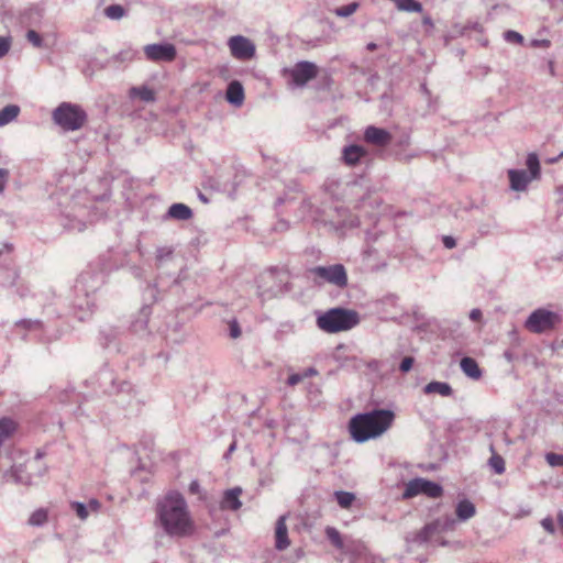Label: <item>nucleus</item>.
Masks as SVG:
<instances>
[{
	"instance_id": "f257e3e1",
	"label": "nucleus",
	"mask_w": 563,
	"mask_h": 563,
	"mask_svg": "<svg viewBox=\"0 0 563 563\" xmlns=\"http://www.w3.org/2000/svg\"><path fill=\"white\" fill-rule=\"evenodd\" d=\"M155 525L172 538H184L192 533L194 520L187 501L179 492L169 490L157 499Z\"/></svg>"
},
{
	"instance_id": "f03ea898",
	"label": "nucleus",
	"mask_w": 563,
	"mask_h": 563,
	"mask_svg": "<svg viewBox=\"0 0 563 563\" xmlns=\"http://www.w3.org/2000/svg\"><path fill=\"white\" fill-rule=\"evenodd\" d=\"M394 419L395 413L389 409L357 413L349 422L351 438L357 443L378 438L390 428Z\"/></svg>"
},
{
	"instance_id": "7ed1b4c3",
	"label": "nucleus",
	"mask_w": 563,
	"mask_h": 563,
	"mask_svg": "<svg viewBox=\"0 0 563 563\" xmlns=\"http://www.w3.org/2000/svg\"><path fill=\"white\" fill-rule=\"evenodd\" d=\"M358 322L360 318L357 312L344 308H332L317 318V325L328 333L351 330L357 325Z\"/></svg>"
},
{
	"instance_id": "20e7f679",
	"label": "nucleus",
	"mask_w": 563,
	"mask_h": 563,
	"mask_svg": "<svg viewBox=\"0 0 563 563\" xmlns=\"http://www.w3.org/2000/svg\"><path fill=\"white\" fill-rule=\"evenodd\" d=\"M87 113L81 106L62 102L52 112L53 122L66 132L81 129L87 121Z\"/></svg>"
},
{
	"instance_id": "39448f33",
	"label": "nucleus",
	"mask_w": 563,
	"mask_h": 563,
	"mask_svg": "<svg viewBox=\"0 0 563 563\" xmlns=\"http://www.w3.org/2000/svg\"><path fill=\"white\" fill-rule=\"evenodd\" d=\"M90 278L91 274L89 272L82 273L75 285L77 298L74 301V309L80 321H84L92 312V308L95 307L93 298L86 290V285Z\"/></svg>"
},
{
	"instance_id": "423d86ee",
	"label": "nucleus",
	"mask_w": 563,
	"mask_h": 563,
	"mask_svg": "<svg viewBox=\"0 0 563 563\" xmlns=\"http://www.w3.org/2000/svg\"><path fill=\"white\" fill-rule=\"evenodd\" d=\"M454 520L445 518L444 520H435L426 525L420 532L413 538V542L419 544L439 542L440 536L443 531L453 529Z\"/></svg>"
},
{
	"instance_id": "0eeeda50",
	"label": "nucleus",
	"mask_w": 563,
	"mask_h": 563,
	"mask_svg": "<svg viewBox=\"0 0 563 563\" xmlns=\"http://www.w3.org/2000/svg\"><path fill=\"white\" fill-rule=\"evenodd\" d=\"M442 487L438 483L428 481L426 478H413L406 484L404 490V498H412L417 495H426L431 498H438L442 495Z\"/></svg>"
},
{
	"instance_id": "6e6552de",
	"label": "nucleus",
	"mask_w": 563,
	"mask_h": 563,
	"mask_svg": "<svg viewBox=\"0 0 563 563\" xmlns=\"http://www.w3.org/2000/svg\"><path fill=\"white\" fill-rule=\"evenodd\" d=\"M556 320V313L545 309H537L530 313L525 322V327L533 333H543L552 329Z\"/></svg>"
},
{
	"instance_id": "1a4fd4ad",
	"label": "nucleus",
	"mask_w": 563,
	"mask_h": 563,
	"mask_svg": "<svg viewBox=\"0 0 563 563\" xmlns=\"http://www.w3.org/2000/svg\"><path fill=\"white\" fill-rule=\"evenodd\" d=\"M316 277L321 278L336 287H344L347 284V275L342 264H333L330 266H316L310 269Z\"/></svg>"
},
{
	"instance_id": "9d476101",
	"label": "nucleus",
	"mask_w": 563,
	"mask_h": 563,
	"mask_svg": "<svg viewBox=\"0 0 563 563\" xmlns=\"http://www.w3.org/2000/svg\"><path fill=\"white\" fill-rule=\"evenodd\" d=\"M289 81L295 87H303L318 75V67L314 63L302 60L287 70Z\"/></svg>"
},
{
	"instance_id": "9b49d317",
	"label": "nucleus",
	"mask_w": 563,
	"mask_h": 563,
	"mask_svg": "<svg viewBox=\"0 0 563 563\" xmlns=\"http://www.w3.org/2000/svg\"><path fill=\"white\" fill-rule=\"evenodd\" d=\"M228 46L232 56L236 59L247 60L255 56L256 47L254 43L243 35L231 36Z\"/></svg>"
},
{
	"instance_id": "f8f14e48",
	"label": "nucleus",
	"mask_w": 563,
	"mask_h": 563,
	"mask_svg": "<svg viewBox=\"0 0 563 563\" xmlns=\"http://www.w3.org/2000/svg\"><path fill=\"white\" fill-rule=\"evenodd\" d=\"M146 58L150 60L172 62L176 57V48L173 44H148L144 47Z\"/></svg>"
},
{
	"instance_id": "ddd939ff",
	"label": "nucleus",
	"mask_w": 563,
	"mask_h": 563,
	"mask_svg": "<svg viewBox=\"0 0 563 563\" xmlns=\"http://www.w3.org/2000/svg\"><path fill=\"white\" fill-rule=\"evenodd\" d=\"M364 140L372 145L386 146L391 142V134L383 128L369 125L364 131Z\"/></svg>"
},
{
	"instance_id": "4468645a",
	"label": "nucleus",
	"mask_w": 563,
	"mask_h": 563,
	"mask_svg": "<svg viewBox=\"0 0 563 563\" xmlns=\"http://www.w3.org/2000/svg\"><path fill=\"white\" fill-rule=\"evenodd\" d=\"M508 177L510 181V188L515 191L526 190L529 183L533 179L523 169H509Z\"/></svg>"
},
{
	"instance_id": "2eb2a0df",
	"label": "nucleus",
	"mask_w": 563,
	"mask_h": 563,
	"mask_svg": "<svg viewBox=\"0 0 563 563\" xmlns=\"http://www.w3.org/2000/svg\"><path fill=\"white\" fill-rule=\"evenodd\" d=\"M242 488L234 487L223 493V497L220 504L221 509L236 511L241 508L242 503L240 496Z\"/></svg>"
},
{
	"instance_id": "dca6fc26",
	"label": "nucleus",
	"mask_w": 563,
	"mask_h": 563,
	"mask_svg": "<svg viewBox=\"0 0 563 563\" xmlns=\"http://www.w3.org/2000/svg\"><path fill=\"white\" fill-rule=\"evenodd\" d=\"M288 530L286 526V516H280L277 519L275 528V547L277 550L283 551L289 547Z\"/></svg>"
},
{
	"instance_id": "f3484780",
	"label": "nucleus",
	"mask_w": 563,
	"mask_h": 563,
	"mask_svg": "<svg viewBox=\"0 0 563 563\" xmlns=\"http://www.w3.org/2000/svg\"><path fill=\"white\" fill-rule=\"evenodd\" d=\"M225 99L234 107H241L244 102V88L238 80H232L227 88Z\"/></svg>"
},
{
	"instance_id": "a211bd4d",
	"label": "nucleus",
	"mask_w": 563,
	"mask_h": 563,
	"mask_svg": "<svg viewBox=\"0 0 563 563\" xmlns=\"http://www.w3.org/2000/svg\"><path fill=\"white\" fill-rule=\"evenodd\" d=\"M151 316V307L145 305L143 306L137 317L131 322V331L137 335H143L146 333L148 320Z\"/></svg>"
},
{
	"instance_id": "6ab92c4d",
	"label": "nucleus",
	"mask_w": 563,
	"mask_h": 563,
	"mask_svg": "<svg viewBox=\"0 0 563 563\" xmlns=\"http://www.w3.org/2000/svg\"><path fill=\"white\" fill-rule=\"evenodd\" d=\"M366 151L364 147L360 145H349L345 146L342 151V158L345 164L350 166L356 165L363 156H365Z\"/></svg>"
},
{
	"instance_id": "aec40b11",
	"label": "nucleus",
	"mask_w": 563,
	"mask_h": 563,
	"mask_svg": "<svg viewBox=\"0 0 563 563\" xmlns=\"http://www.w3.org/2000/svg\"><path fill=\"white\" fill-rule=\"evenodd\" d=\"M166 218L187 221L192 218V210L185 203H173L167 210Z\"/></svg>"
},
{
	"instance_id": "412c9836",
	"label": "nucleus",
	"mask_w": 563,
	"mask_h": 563,
	"mask_svg": "<svg viewBox=\"0 0 563 563\" xmlns=\"http://www.w3.org/2000/svg\"><path fill=\"white\" fill-rule=\"evenodd\" d=\"M423 393L427 395L439 394L443 397L453 395V389L449 383L432 380L423 387Z\"/></svg>"
},
{
	"instance_id": "4be33fe9",
	"label": "nucleus",
	"mask_w": 563,
	"mask_h": 563,
	"mask_svg": "<svg viewBox=\"0 0 563 563\" xmlns=\"http://www.w3.org/2000/svg\"><path fill=\"white\" fill-rule=\"evenodd\" d=\"M461 369L463 373L472 379H478L482 376V371L477 362L468 356H465L460 362Z\"/></svg>"
},
{
	"instance_id": "5701e85b",
	"label": "nucleus",
	"mask_w": 563,
	"mask_h": 563,
	"mask_svg": "<svg viewBox=\"0 0 563 563\" xmlns=\"http://www.w3.org/2000/svg\"><path fill=\"white\" fill-rule=\"evenodd\" d=\"M16 430V423L8 417L0 419V446L12 437Z\"/></svg>"
},
{
	"instance_id": "b1692460",
	"label": "nucleus",
	"mask_w": 563,
	"mask_h": 563,
	"mask_svg": "<svg viewBox=\"0 0 563 563\" xmlns=\"http://www.w3.org/2000/svg\"><path fill=\"white\" fill-rule=\"evenodd\" d=\"M455 511H456L457 518L461 521H466L475 515L476 509H475V506L473 503H471L467 499H463V500L459 501V504L456 505Z\"/></svg>"
},
{
	"instance_id": "393cba45",
	"label": "nucleus",
	"mask_w": 563,
	"mask_h": 563,
	"mask_svg": "<svg viewBox=\"0 0 563 563\" xmlns=\"http://www.w3.org/2000/svg\"><path fill=\"white\" fill-rule=\"evenodd\" d=\"M20 113V108L16 104H9L0 110V126L7 125Z\"/></svg>"
},
{
	"instance_id": "a878e982",
	"label": "nucleus",
	"mask_w": 563,
	"mask_h": 563,
	"mask_svg": "<svg viewBox=\"0 0 563 563\" xmlns=\"http://www.w3.org/2000/svg\"><path fill=\"white\" fill-rule=\"evenodd\" d=\"M399 11L417 12L422 11V4L417 0H390Z\"/></svg>"
},
{
	"instance_id": "bb28decb",
	"label": "nucleus",
	"mask_w": 563,
	"mask_h": 563,
	"mask_svg": "<svg viewBox=\"0 0 563 563\" xmlns=\"http://www.w3.org/2000/svg\"><path fill=\"white\" fill-rule=\"evenodd\" d=\"M131 97H137L144 102H153L155 100L154 91L145 86L133 87L131 89Z\"/></svg>"
},
{
	"instance_id": "cd10ccee",
	"label": "nucleus",
	"mask_w": 563,
	"mask_h": 563,
	"mask_svg": "<svg viewBox=\"0 0 563 563\" xmlns=\"http://www.w3.org/2000/svg\"><path fill=\"white\" fill-rule=\"evenodd\" d=\"M334 498L341 508L347 509L355 500V495L350 492L339 490L334 493Z\"/></svg>"
},
{
	"instance_id": "c85d7f7f",
	"label": "nucleus",
	"mask_w": 563,
	"mask_h": 563,
	"mask_svg": "<svg viewBox=\"0 0 563 563\" xmlns=\"http://www.w3.org/2000/svg\"><path fill=\"white\" fill-rule=\"evenodd\" d=\"M11 476L15 483L31 485V477L25 474V471L22 465H14L11 468Z\"/></svg>"
},
{
	"instance_id": "c756f323",
	"label": "nucleus",
	"mask_w": 563,
	"mask_h": 563,
	"mask_svg": "<svg viewBox=\"0 0 563 563\" xmlns=\"http://www.w3.org/2000/svg\"><path fill=\"white\" fill-rule=\"evenodd\" d=\"M526 164L529 169L530 176L533 179H537L540 176V162L538 155L534 153H530L527 156Z\"/></svg>"
},
{
	"instance_id": "7c9ffc66",
	"label": "nucleus",
	"mask_w": 563,
	"mask_h": 563,
	"mask_svg": "<svg viewBox=\"0 0 563 563\" xmlns=\"http://www.w3.org/2000/svg\"><path fill=\"white\" fill-rule=\"evenodd\" d=\"M490 451L493 452V455L488 460V465L496 474H503L505 472L504 459L494 452L493 445H490Z\"/></svg>"
},
{
	"instance_id": "2f4dec72",
	"label": "nucleus",
	"mask_w": 563,
	"mask_h": 563,
	"mask_svg": "<svg viewBox=\"0 0 563 563\" xmlns=\"http://www.w3.org/2000/svg\"><path fill=\"white\" fill-rule=\"evenodd\" d=\"M137 52L131 47L123 48L117 55L113 56V59L118 63H130L134 60Z\"/></svg>"
},
{
	"instance_id": "473e14b6",
	"label": "nucleus",
	"mask_w": 563,
	"mask_h": 563,
	"mask_svg": "<svg viewBox=\"0 0 563 563\" xmlns=\"http://www.w3.org/2000/svg\"><path fill=\"white\" fill-rule=\"evenodd\" d=\"M325 536L328 540L336 548L343 549V540L341 533L333 527H328L325 529Z\"/></svg>"
},
{
	"instance_id": "72a5a7b5",
	"label": "nucleus",
	"mask_w": 563,
	"mask_h": 563,
	"mask_svg": "<svg viewBox=\"0 0 563 563\" xmlns=\"http://www.w3.org/2000/svg\"><path fill=\"white\" fill-rule=\"evenodd\" d=\"M125 11L120 4H111L104 9V14L111 20H119L124 15Z\"/></svg>"
},
{
	"instance_id": "f704fd0d",
	"label": "nucleus",
	"mask_w": 563,
	"mask_h": 563,
	"mask_svg": "<svg viewBox=\"0 0 563 563\" xmlns=\"http://www.w3.org/2000/svg\"><path fill=\"white\" fill-rule=\"evenodd\" d=\"M119 332L112 328L104 329L101 331V335L103 339L102 344L104 347L110 349L111 345L117 341Z\"/></svg>"
},
{
	"instance_id": "c9c22d12",
	"label": "nucleus",
	"mask_w": 563,
	"mask_h": 563,
	"mask_svg": "<svg viewBox=\"0 0 563 563\" xmlns=\"http://www.w3.org/2000/svg\"><path fill=\"white\" fill-rule=\"evenodd\" d=\"M47 520V512L44 510V509H37L35 510L30 519H29V523L31 526H35V527H40L42 525H44Z\"/></svg>"
},
{
	"instance_id": "e433bc0d",
	"label": "nucleus",
	"mask_w": 563,
	"mask_h": 563,
	"mask_svg": "<svg viewBox=\"0 0 563 563\" xmlns=\"http://www.w3.org/2000/svg\"><path fill=\"white\" fill-rule=\"evenodd\" d=\"M358 8L357 2H351L346 5L339 7L334 10V13L340 18H347L352 15Z\"/></svg>"
},
{
	"instance_id": "4c0bfd02",
	"label": "nucleus",
	"mask_w": 563,
	"mask_h": 563,
	"mask_svg": "<svg viewBox=\"0 0 563 563\" xmlns=\"http://www.w3.org/2000/svg\"><path fill=\"white\" fill-rule=\"evenodd\" d=\"M70 506H71V509L78 516V518H80L81 520H85V519L88 518L89 509H88V506L86 504L80 503V501H74V503H71Z\"/></svg>"
},
{
	"instance_id": "58836bf2",
	"label": "nucleus",
	"mask_w": 563,
	"mask_h": 563,
	"mask_svg": "<svg viewBox=\"0 0 563 563\" xmlns=\"http://www.w3.org/2000/svg\"><path fill=\"white\" fill-rule=\"evenodd\" d=\"M64 227L68 231L82 232L86 229V223L78 219H68Z\"/></svg>"
},
{
	"instance_id": "ea45409f",
	"label": "nucleus",
	"mask_w": 563,
	"mask_h": 563,
	"mask_svg": "<svg viewBox=\"0 0 563 563\" xmlns=\"http://www.w3.org/2000/svg\"><path fill=\"white\" fill-rule=\"evenodd\" d=\"M279 291H280V288H278V289H273V288L264 289L262 285H258V287H257V295H258V297L263 301L277 296Z\"/></svg>"
},
{
	"instance_id": "a19ab883",
	"label": "nucleus",
	"mask_w": 563,
	"mask_h": 563,
	"mask_svg": "<svg viewBox=\"0 0 563 563\" xmlns=\"http://www.w3.org/2000/svg\"><path fill=\"white\" fill-rule=\"evenodd\" d=\"M545 460L548 464L552 467H562L563 466V454L558 453H548L545 455Z\"/></svg>"
},
{
	"instance_id": "79ce46f5",
	"label": "nucleus",
	"mask_w": 563,
	"mask_h": 563,
	"mask_svg": "<svg viewBox=\"0 0 563 563\" xmlns=\"http://www.w3.org/2000/svg\"><path fill=\"white\" fill-rule=\"evenodd\" d=\"M26 38L34 47L41 48L43 46L42 36L34 30L27 31Z\"/></svg>"
},
{
	"instance_id": "37998d69",
	"label": "nucleus",
	"mask_w": 563,
	"mask_h": 563,
	"mask_svg": "<svg viewBox=\"0 0 563 563\" xmlns=\"http://www.w3.org/2000/svg\"><path fill=\"white\" fill-rule=\"evenodd\" d=\"M483 25L478 22H468L467 24H465L464 26L461 27V30L459 31V34L461 35H464L466 34L468 31H476L478 33H482L483 32Z\"/></svg>"
},
{
	"instance_id": "c03bdc74",
	"label": "nucleus",
	"mask_w": 563,
	"mask_h": 563,
	"mask_svg": "<svg viewBox=\"0 0 563 563\" xmlns=\"http://www.w3.org/2000/svg\"><path fill=\"white\" fill-rule=\"evenodd\" d=\"M504 38L509 42V43H516V44H521L522 41H523V37L521 34H519L518 32L516 31H506L504 33Z\"/></svg>"
},
{
	"instance_id": "a18cd8bd",
	"label": "nucleus",
	"mask_w": 563,
	"mask_h": 563,
	"mask_svg": "<svg viewBox=\"0 0 563 563\" xmlns=\"http://www.w3.org/2000/svg\"><path fill=\"white\" fill-rule=\"evenodd\" d=\"M173 254V249L167 246H162L156 250V261L162 263L166 258L170 257Z\"/></svg>"
},
{
	"instance_id": "49530a36",
	"label": "nucleus",
	"mask_w": 563,
	"mask_h": 563,
	"mask_svg": "<svg viewBox=\"0 0 563 563\" xmlns=\"http://www.w3.org/2000/svg\"><path fill=\"white\" fill-rule=\"evenodd\" d=\"M413 362H415V358L412 356L404 357L402 361L400 362L399 369L402 373L409 372L412 368Z\"/></svg>"
},
{
	"instance_id": "de8ad7c7",
	"label": "nucleus",
	"mask_w": 563,
	"mask_h": 563,
	"mask_svg": "<svg viewBox=\"0 0 563 563\" xmlns=\"http://www.w3.org/2000/svg\"><path fill=\"white\" fill-rule=\"evenodd\" d=\"M18 327H23L25 329H37L41 327V322L38 320H20L16 322Z\"/></svg>"
},
{
	"instance_id": "09e8293b",
	"label": "nucleus",
	"mask_w": 563,
	"mask_h": 563,
	"mask_svg": "<svg viewBox=\"0 0 563 563\" xmlns=\"http://www.w3.org/2000/svg\"><path fill=\"white\" fill-rule=\"evenodd\" d=\"M10 38L0 36V58L5 56L10 49Z\"/></svg>"
},
{
	"instance_id": "8fccbe9b",
	"label": "nucleus",
	"mask_w": 563,
	"mask_h": 563,
	"mask_svg": "<svg viewBox=\"0 0 563 563\" xmlns=\"http://www.w3.org/2000/svg\"><path fill=\"white\" fill-rule=\"evenodd\" d=\"M303 379L305 378L301 373H294L287 378V385L294 387L301 383Z\"/></svg>"
},
{
	"instance_id": "3c124183",
	"label": "nucleus",
	"mask_w": 563,
	"mask_h": 563,
	"mask_svg": "<svg viewBox=\"0 0 563 563\" xmlns=\"http://www.w3.org/2000/svg\"><path fill=\"white\" fill-rule=\"evenodd\" d=\"M541 526L549 533H554V531H555L554 521L551 517H547V518L542 519Z\"/></svg>"
},
{
	"instance_id": "603ef678",
	"label": "nucleus",
	"mask_w": 563,
	"mask_h": 563,
	"mask_svg": "<svg viewBox=\"0 0 563 563\" xmlns=\"http://www.w3.org/2000/svg\"><path fill=\"white\" fill-rule=\"evenodd\" d=\"M10 173L7 168H0V194L4 190Z\"/></svg>"
},
{
	"instance_id": "864d4df0",
	"label": "nucleus",
	"mask_w": 563,
	"mask_h": 563,
	"mask_svg": "<svg viewBox=\"0 0 563 563\" xmlns=\"http://www.w3.org/2000/svg\"><path fill=\"white\" fill-rule=\"evenodd\" d=\"M241 335V329L239 327V323L233 320L230 322V336L233 339H236Z\"/></svg>"
},
{
	"instance_id": "5fc2aeb1",
	"label": "nucleus",
	"mask_w": 563,
	"mask_h": 563,
	"mask_svg": "<svg viewBox=\"0 0 563 563\" xmlns=\"http://www.w3.org/2000/svg\"><path fill=\"white\" fill-rule=\"evenodd\" d=\"M442 243L445 249H454L456 246V240L451 235H443L442 236Z\"/></svg>"
},
{
	"instance_id": "6e6d98bb",
	"label": "nucleus",
	"mask_w": 563,
	"mask_h": 563,
	"mask_svg": "<svg viewBox=\"0 0 563 563\" xmlns=\"http://www.w3.org/2000/svg\"><path fill=\"white\" fill-rule=\"evenodd\" d=\"M100 375H101L102 380H103L102 386L104 387V390L107 391L108 390V388L106 386L107 383H109L110 385H113V382H114L113 377H112V374L110 372H108V371H103V372H101Z\"/></svg>"
},
{
	"instance_id": "4d7b16f0",
	"label": "nucleus",
	"mask_w": 563,
	"mask_h": 563,
	"mask_svg": "<svg viewBox=\"0 0 563 563\" xmlns=\"http://www.w3.org/2000/svg\"><path fill=\"white\" fill-rule=\"evenodd\" d=\"M87 506H88L89 511L97 512L100 508V503H99V500L92 498L89 500Z\"/></svg>"
},
{
	"instance_id": "13d9d810",
	"label": "nucleus",
	"mask_w": 563,
	"mask_h": 563,
	"mask_svg": "<svg viewBox=\"0 0 563 563\" xmlns=\"http://www.w3.org/2000/svg\"><path fill=\"white\" fill-rule=\"evenodd\" d=\"M470 319L472 321H479L482 319V311L477 308L472 309L470 312Z\"/></svg>"
},
{
	"instance_id": "bf43d9fd",
	"label": "nucleus",
	"mask_w": 563,
	"mask_h": 563,
	"mask_svg": "<svg viewBox=\"0 0 563 563\" xmlns=\"http://www.w3.org/2000/svg\"><path fill=\"white\" fill-rule=\"evenodd\" d=\"M301 374L303 378H308L311 376H316L318 374V371L314 367H308Z\"/></svg>"
},
{
	"instance_id": "052dcab7",
	"label": "nucleus",
	"mask_w": 563,
	"mask_h": 563,
	"mask_svg": "<svg viewBox=\"0 0 563 563\" xmlns=\"http://www.w3.org/2000/svg\"><path fill=\"white\" fill-rule=\"evenodd\" d=\"M200 490V484L198 481H192L189 485V492L192 494H198Z\"/></svg>"
},
{
	"instance_id": "680f3d73",
	"label": "nucleus",
	"mask_w": 563,
	"mask_h": 563,
	"mask_svg": "<svg viewBox=\"0 0 563 563\" xmlns=\"http://www.w3.org/2000/svg\"><path fill=\"white\" fill-rule=\"evenodd\" d=\"M504 357L507 360V362L511 363L515 361L516 355L510 350H507L504 352Z\"/></svg>"
},
{
	"instance_id": "e2e57ef3",
	"label": "nucleus",
	"mask_w": 563,
	"mask_h": 563,
	"mask_svg": "<svg viewBox=\"0 0 563 563\" xmlns=\"http://www.w3.org/2000/svg\"><path fill=\"white\" fill-rule=\"evenodd\" d=\"M236 449V442L233 441L230 446L228 448L227 453L224 454V457L228 459Z\"/></svg>"
},
{
	"instance_id": "0e129e2a",
	"label": "nucleus",
	"mask_w": 563,
	"mask_h": 563,
	"mask_svg": "<svg viewBox=\"0 0 563 563\" xmlns=\"http://www.w3.org/2000/svg\"><path fill=\"white\" fill-rule=\"evenodd\" d=\"M552 8H559L563 0H545Z\"/></svg>"
},
{
	"instance_id": "69168bd1",
	"label": "nucleus",
	"mask_w": 563,
	"mask_h": 563,
	"mask_svg": "<svg viewBox=\"0 0 563 563\" xmlns=\"http://www.w3.org/2000/svg\"><path fill=\"white\" fill-rule=\"evenodd\" d=\"M273 279H274V275H273V273H272V272H269L268 274L263 275V276L261 277V280H262V282H265V283H268V282H271V280H273Z\"/></svg>"
},
{
	"instance_id": "338daca9",
	"label": "nucleus",
	"mask_w": 563,
	"mask_h": 563,
	"mask_svg": "<svg viewBox=\"0 0 563 563\" xmlns=\"http://www.w3.org/2000/svg\"><path fill=\"white\" fill-rule=\"evenodd\" d=\"M558 523H559V527L563 533V512H559L558 515Z\"/></svg>"
},
{
	"instance_id": "774afa93",
	"label": "nucleus",
	"mask_w": 563,
	"mask_h": 563,
	"mask_svg": "<svg viewBox=\"0 0 563 563\" xmlns=\"http://www.w3.org/2000/svg\"><path fill=\"white\" fill-rule=\"evenodd\" d=\"M155 291H156V289H155V287H153V286H148V287L146 288V294H148L151 297H154Z\"/></svg>"
}]
</instances>
